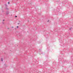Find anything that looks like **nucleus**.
Returning <instances> with one entry per match:
<instances>
[{
  "label": "nucleus",
  "instance_id": "nucleus-1",
  "mask_svg": "<svg viewBox=\"0 0 73 73\" xmlns=\"http://www.w3.org/2000/svg\"><path fill=\"white\" fill-rule=\"evenodd\" d=\"M17 28H19V26H17Z\"/></svg>",
  "mask_w": 73,
  "mask_h": 73
},
{
  "label": "nucleus",
  "instance_id": "nucleus-2",
  "mask_svg": "<svg viewBox=\"0 0 73 73\" xmlns=\"http://www.w3.org/2000/svg\"><path fill=\"white\" fill-rule=\"evenodd\" d=\"M15 17H17V16H15Z\"/></svg>",
  "mask_w": 73,
  "mask_h": 73
},
{
  "label": "nucleus",
  "instance_id": "nucleus-3",
  "mask_svg": "<svg viewBox=\"0 0 73 73\" xmlns=\"http://www.w3.org/2000/svg\"><path fill=\"white\" fill-rule=\"evenodd\" d=\"M8 4H9V2H8Z\"/></svg>",
  "mask_w": 73,
  "mask_h": 73
},
{
  "label": "nucleus",
  "instance_id": "nucleus-4",
  "mask_svg": "<svg viewBox=\"0 0 73 73\" xmlns=\"http://www.w3.org/2000/svg\"><path fill=\"white\" fill-rule=\"evenodd\" d=\"M3 61V60H2V61Z\"/></svg>",
  "mask_w": 73,
  "mask_h": 73
},
{
  "label": "nucleus",
  "instance_id": "nucleus-5",
  "mask_svg": "<svg viewBox=\"0 0 73 73\" xmlns=\"http://www.w3.org/2000/svg\"><path fill=\"white\" fill-rule=\"evenodd\" d=\"M12 28H13V27H12Z\"/></svg>",
  "mask_w": 73,
  "mask_h": 73
}]
</instances>
